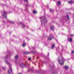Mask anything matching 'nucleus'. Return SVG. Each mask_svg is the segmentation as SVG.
<instances>
[{
    "mask_svg": "<svg viewBox=\"0 0 74 74\" xmlns=\"http://www.w3.org/2000/svg\"><path fill=\"white\" fill-rule=\"evenodd\" d=\"M5 63H6L7 64H8L9 65V69L8 71V73H9V74H12L13 73L12 68H11V64L10 65V62H8L7 60L5 61Z\"/></svg>",
    "mask_w": 74,
    "mask_h": 74,
    "instance_id": "1",
    "label": "nucleus"
},
{
    "mask_svg": "<svg viewBox=\"0 0 74 74\" xmlns=\"http://www.w3.org/2000/svg\"><path fill=\"white\" fill-rule=\"evenodd\" d=\"M40 19L41 21V23H47V20H46V18H45L44 19L42 20V19H44V17H40Z\"/></svg>",
    "mask_w": 74,
    "mask_h": 74,
    "instance_id": "2",
    "label": "nucleus"
},
{
    "mask_svg": "<svg viewBox=\"0 0 74 74\" xmlns=\"http://www.w3.org/2000/svg\"><path fill=\"white\" fill-rule=\"evenodd\" d=\"M64 59L63 58V59L60 61L59 60H58V62H59V64L60 65H62L63 64V63H64Z\"/></svg>",
    "mask_w": 74,
    "mask_h": 74,
    "instance_id": "3",
    "label": "nucleus"
},
{
    "mask_svg": "<svg viewBox=\"0 0 74 74\" xmlns=\"http://www.w3.org/2000/svg\"><path fill=\"white\" fill-rule=\"evenodd\" d=\"M3 17H5V18H7V12L5 11H4L3 12Z\"/></svg>",
    "mask_w": 74,
    "mask_h": 74,
    "instance_id": "4",
    "label": "nucleus"
},
{
    "mask_svg": "<svg viewBox=\"0 0 74 74\" xmlns=\"http://www.w3.org/2000/svg\"><path fill=\"white\" fill-rule=\"evenodd\" d=\"M53 37V36L52 35H50V36L48 37V39L49 40H51L52 39V38Z\"/></svg>",
    "mask_w": 74,
    "mask_h": 74,
    "instance_id": "5",
    "label": "nucleus"
},
{
    "mask_svg": "<svg viewBox=\"0 0 74 74\" xmlns=\"http://www.w3.org/2000/svg\"><path fill=\"white\" fill-rule=\"evenodd\" d=\"M73 1H74V0H73V1H69L68 3L69 4H71L72 3H73Z\"/></svg>",
    "mask_w": 74,
    "mask_h": 74,
    "instance_id": "6",
    "label": "nucleus"
},
{
    "mask_svg": "<svg viewBox=\"0 0 74 74\" xmlns=\"http://www.w3.org/2000/svg\"><path fill=\"white\" fill-rule=\"evenodd\" d=\"M30 53V52H28V51L23 52V53H24V54H25L26 55H28V54H29Z\"/></svg>",
    "mask_w": 74,
    "mask_h": 74,
    "instance_id": "7",
    "label": "nucleus"
},
{
    "mask_svg": "<svg viewBox=\"0 0 74 74\" xmlns=\"http://www.w3.org/2000/svg\"><path fill=\"white\" fill-rule=\"evenodd\" d=\"M68 40L70 42H72V41H73V40H72V38H69L68 39Z\"/></svg>",
    "mask_w": 74,
    "mask_h": 74,
    "instance_id": "8",
    "label": "nucleus"
},
{
    "mask_svg": "<svg viewBox=\"0 0 74 74\" xmlns=\"http://www.w3.org/2000/svg\"><path fill=\"white\" fill-rule=\"evenodd\" d=\"M50 29L51 30H53V29H54V27L53 26H51L50 28Z\"/></svg>",
    "mask_w": 74,
    "mask_h": 74,
    "instance_id": "9",
    "label": "nucleus"
},
{
    "mask_svg": "<svg viewBox=\"0 0 74 74\" xmlns=\"http://www.w3.org/2000/svg\"><path fill=\"white\" fill-rule=\"evenodd\" d=\"M55 47V45L53 44L52 45V47H51V49H53L54 48V47Z\"/></svg>",
    "mask_w": 74,
    "mask_h": 74,
    "instance_id": "10",
    "label": "nucleus"
},
{
    "mask_svg": "<svg viewBox=\"0 0 74 74\" xmlns=\"http://www.w3.org/2000/svg\"><path fill=\"white\" fill-rule=\"evenodd\" d=\"M22 46L23 47H25V46H26V43H23L22 45Z\"/></svg>",
    "mask_w": 74,
    "mask_h": 74,
    "instance_id": "11",
    "label": "nucleus"
},
{
    "mask_svg": "<svg viewBox=\"0 0 74 74\" xmlns=\"http://www.w3.org/2000/svg\"><path fill=\"white\" fill-rule=\"evenodd\" d=\"M33 13L34 14H37V12L36 10H33Z\"/></svg>",
    "mask_w": 74,
    "mask_h": 74,
    "instance_id": "12",
    "label": "nucleus"
},
{
    "mask_svg": "<svg viewBox=\"0 0 74 74\" xmlns=\"http://www.w3.org/2000/svg\"><path fill=\"white\" fill-rule=\"evenodd\" d=\"M8 22H10V23H14V22H13L12 21H10L9 20H8Z\"/></svg>",
    "mask_w": 74,
    "mask_h": 74,
    "instance_id": "13",
    "label": "nucleus"
},
{
    "mask_svg": "<svg viewBox=\"0 0 74 74\" xmlns=\"http://www.w3.org/2000/svg\"><path fill=\"white\" fill-rule=\"evenodd\" d=\"M21 66L22 67H23V66H25V65L24 64H21Z\"/></svg>",
    "mask_w": 74,
    "mask_h": 74,
    "instance_id": "14",
    "label": "nucleus"
},
{
    "mask_svg": "<svg viewBox=\"0 0 74 74\" xmlns=\"http://www.w3.org/2000/svg\"><path fill=\"white\" fill-rule=\"evenodd\" d=\"M64 68L65 69H68L69 67L67 66H66L64 67Z\"/></svg>",
    "mask_w": 74,
    "mask_h": 74,
    "instance_id": "15",
    "label": "nucleus"
},
{
    "mask_svg": "<svg viewBox=\"0 0 74 74\" xmlns=\"http://www.w3.org/2000/svg\"><path fill=\"white\" fill-rule=\"evenodd\" d=\"M18 58V55H16L15 56V58L16 59H17Z\"/></svg>",
    "mask_w": 74,
    "mask_h": 74,
    "instance_id": "16",
    "label": "nucleus"
},
{
    "mask_svg": "<svg viewBox=\"0 0 74 74\" xmlns=\"http://www.w3.org/2000/svg\"><path fill=\"white\" fill-rule=\"evenodd\" d=\"M58 5H60V2H58Z\"/></svg>",
    "mask_w": 74,
    "mask_h": 74,
    "instance_id": "17",
    "label": "nucleus"
},
{
    "mask_svg": "<svg viewBox=\"0 0 74 74\" xmlns=\"http://www.w3.org/2000/svg\"><path fill=\"white\" fill-rule=\"evenodd\" d=\"M66 16L68 19H69V16L68 15H66Z\"/></svg>",
    "mask_w": 74,
    "mask_h": 74,
    "instance_id": "18",
    "label": "nucleus"
},
{
    "mask_svg": "<svg viewBox=\"0 0 74 74\" xmlns=\"http://www.w3.org/2000/svg\"><path fill=\"white\" fill-rule=\"evenodd\" d=\"M23 28H25V25H23Z\"/></svg>",
    "mask_w": 74,
    "mask_h": 74,
    "instance_id": "19",
    "label": "nucleus"
},
{
    "mask_svg": "<svg viewBox=\"0 0 74 74\" xmlns=\"http://www.w3.org/2000/svg\"><path fill=\"white\" fill-rule=\"evenodd\" d=\"M53 74H58V73H57L55 72H53Z\"/></svg>",
    "mask_w": 74,
    "mask_h": 74,
    "instance_id": "20",
    "label": "nucleus"
},
{
    "mask_svg": "<svg viewBox=\"0 0 74 74\" xmlns=\"http://www.w3.org/2000/svg\"><path fill=\"white\" fill-rule=\"evenodd\" d=\"M27 1L28 0H24V1L25 2H26L27 3Z\"/></svg>",
    "mask_w": 74,
    "mask_h": 74,
    "instance_id": "21",
    "label": "nucleus"
},
{
    "mask_svg": "<svg viewBox=\"0 0 74 74\" xmlns=\"http://www.w3.org/2000/svg\"><path fill=\"white\" fill-rule=\"evenodd\" d=\"M50 12H52L53 11V10L52 9H50Z\"/></svg>",
    "mask_w": 74,
    "mask_h": 74,
    "instance_id": "22",
    "label": "nucleus"
},
{
    "mask_svg": "<svg viewBox=\"0 0 74 74\" xmlns=\"http://www.w3.org/2000/svg\"><path fill=\"white\" fill-rule=\"evenodd\" d=\"M28 60H29V61H30L31 60V58H28Z\"/></svg>",
    "mask_w": 74,
    "mask_h": 74,
    "instance_id": "23",
    "label": "nucleus"
},
{
    "mask_svg": "<svg viewBox=\"0 0 74 74\" xmlns=\"http://www.w3.org/2000/svg\"><path fill=\"white\" fill-rule=\"evenodd\" d=\"M72 53H74V51H72Z\"/></svg>",
    "mask_w": 74,
    "mask_h": 74,
    "instance_id": "24",
    "label": "nucleus"
},
{
    "mask_svg": "<svg viewBox=\"0 0 74 74\" xmlns=\"http://www.w3.org/2000/svg\"><path fill=\"white\" fill-rule=\"evenodd\" d=\"M70 36H74L73 35V34H71L70 35Z\"/></svg>",
    "mask_w": 74,
    "mask_h": 74,
    "instance_id": "25",
    "label": "nucleus"
},
{
    "mask_svg": "<svg viewBox=\"0 0 74 74\" xmlns=\"http://www.w3.org/2000/svg\"><path fill=\"white\" fill-rule=\"evenodd\" d=\"M3 70H4V69H5V68L4 67H3Z\"/></svg>",
    "mask_w": 74,
    "mask_h": 74,
    "instance_id": "26",
    "label": "nucleus"
},
{
    "mask_svg": "<svg viewBox=\"0 0 74 74\" xmlns=\"http://www.w3.org/2000/svg\"><path fill=\"white\" fill-rule=\"evenodd\" d=\"M22 23L21 22L19 23V24L20 25H21V24Z\"/></svg>",
    "mask_w": 74,
    "mask_h": 74,
    "instance_id": "27",
    "label": "nucleus"
},
{
    "mask_svg": "<svg viewBox=\"0 0 74 74\" xmlns=\"http://www.w3.org/2000/svg\"><path fill=\"white\" fill-rule=\"evenodd\" d=\"M8 57V56H6V58H7Z\"/></svg>",
    "mask_w": 74,
    "mask_h": 74,
    "instance_id": "28",
    "label": "nucleus"
},
{
    "mask_svg": "<svg viewBox=\"0 0 74 74\" xmlns=\"http://www.w3.org/2000/svg\"><path fill=\"white\" fill-rule=\"evenodd\" d=\"M49 53H48V56H49Z\"/></svg>",
    "mask_w": 74,
    "mask_h": 74,
    "instance_id": "29",
    "label": "nucleus"
},
{
    "mask_svg": "<svg viewBox=\"0 0 74 74\" xmlns=\"http://www.w3.org/2000/svg\"><path fill=\"white\" fill-rule=\"evenodd\" d=\"M9 33H10V34H11V33L10 32Z\"/></svg>",
    "mask_w": 74,
    "mask_h": 74,
    "instance_id": "30",
    "label": "nucleus"
}]
</instances>
